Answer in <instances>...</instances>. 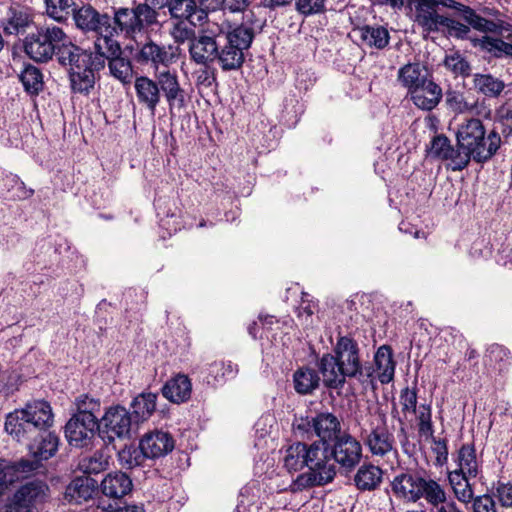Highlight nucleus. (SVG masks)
Masks as SVG:
<instances>
[{"label":"nucleus","mask_w":512,"mask_h":512,"mask_svg":"<svg viewBox=\"0 0 512 512\" xmlns=\"http://www.w3.org/2000/svg\"><path fill=\"white\" fill-rule=\"evenodd\" d=\"M486 361L489 362L490 365H499V370L502 369L505 364L509 363L510 360V352L507 348L499 344H492L488 349L485 355Z\"/></svg>","instance_id":"13d9d810"},{"label":"nucleus","mask_w":512,"mask_h":512,"mask_svg":"<svg viewBox=\"0 0 512 512\" xmlns=\"http://www.w3.org/2000/svg\"><path fill=\"white\" fill-rule=\"evenodd\" d=\"M457 463L458 469L453 472H458L470 477H477L479 473V463L473 445L466 444L459 449Z\"/></svg>","instance_id":"ea45409f"},{"label":"nucleus","mask_w":512,"mask_h":512,"mask_svg":"<svg viewBox=\"0 0 512 512\" xmlns=\"http://www.w3.org/2000/svg\"><path fill=\"white\" fill-rule=\"evenodd\" d=\"M496 497L502 507H512V484L499 482L496 487Z\"/></svg>","instance_id":"774afa93"},{"label":"nucleus","mask_w":512,"mask_h":512,"mask_svg":"<svg viewBox=\"0 0 512 512\" xmlns=\"http://www.w3.org/2000/svg\"><path fill=\"white\" fill-rule=\"evenodd\" d=\"M100 487L105 496L120 500L132 491L133 483L126 473L117 471L107 474Z\"/></svg>","instance_id":"bb28decb"},{"label":"nucleus","mask_w":512,"mask_h":512,"mask_svg":"<svg viewBox=\"0 0 512 512\" xmlns=\"http://www.w3.org/2000/svg\"><path fill=\"white\" fill-rule=\"evenodd\" d=\"M54 416L47 401L35 400L6 416L5 430L27 446L37 461L47 460L58 450L59 438L51 432Z\"/></svg>","instance_id":"f257e3e1"},{"label":"nucleus","mask_w":512,"mask_h":512,"mask_svg":"<svg viewBox=\"0 0 512 512\" xmlns=\"http://www.w3.org/2000/svg\"><path fill=\"white\" fill-rule=\"evenodd\" d=\"M451 145V141L447 136L444 134L436 135L430 142L429 154L435 158L443 160L447 157V153Z\"/></svg>","instance_id":"bf43d9fd"},{"label":"nucleus","mask_w":512,"mask_h":512,"mask_svg":"<svg viewBox=\"0 0 512 512\" xmlns=\"http://www.w3.org/2000/svg\"><path fill=\"white\" fill-rule=\"evenodd\" d=\"M97 19H94L93 35L96 36L95 48L97 51L105 49V53L114 55L120 52V43L115 39L116 30H114L113 14L98 11Z\"/></svg>","instance_id":"6ab92c4d"},{"label":"nucleus","mask_w":512,"mask_h":512,"mask_svg":"<svg viewBox=\"0 0 512 512\" xmlns=\"http://www.w3.org/2000/svg\"><path fill=\"white\" fill-rule=\"evenodd\" d=\"M105 52V49H103L98 51V54L103 55L104 61L108 59V67L111 75L124 85L131 84L133 79V67L131 61L126 57H122L121 51L114 55H110L108 52Z\"/></svg>","instance_id":"72a5a7b5"},{"label":"nucleus","mask_w":512,"mask_h":512,"mask_svg":"<svg viewBox=\"0 0 512 512\" xmlns=\"http://www.w3.org/2000/svg\"><path fill=\"white\" fill-rule=\"evenodd\" d=\"M292 429L295 437L302 440L317 437L321 446H329L343 432L340 420L330 412L317 413L315 416H296Z\"/></svg>","instance_id":"9d476101"},{"label":"nucleus","mask_w":512,"mask_h":512,"mask_svg":"<svg viewBox=\"0 0 512 512\" xmlns=\"http://www.w3.org/2000/svg\"><path fill=\"white\" fill-rule=\"evenodd\" d=\"M326 451L319 442L306 444L297 442L290 445L283 458L284 467L289 471H300L304 467L307 472L299 474L289 486L291 492H300L307 488L324 486L331 483L333 470L326 460Z\"/></svg>","instance_id":"7ed1b4c3"},{"label":"nucleus","mask_w":512,"mask_h":512,"mask_svg":"<svg viewBox=\"0 0 512 512\" xmlns=\"http://www.w3.org/2000/svg\"><path fill=\"white\" fill-rule=\"evenodd\" d=\"M221 32L220 23L210 20L198 30V36L189 45L192 61L207 66L217 62L218 36Z\"/></svg>","instance_id":"4468645a"},{"label":"nucleus","mask_w":512,"mask_h":512,"mask_svg":"<svg viewBox=\"0 0 512 512\" xmlns=\"http://www.w3.org/2000/svg\"><path fill=\"white\" fill-rule=\"evenodd\" d=\"M357 423L361 441L372 457L384 459L398 454L396 438L381 408H369L365 416L357 419Z\"/></svg>","instance_id":"423d86ee"},{"label":"nucleus","mask_w":512,"mask_h":512,"mask_svg":"<svg viewBox=\"0 0 512 512\" xmlns=\"http://www.w3.org/2000/svg\"><path fill=\"white\" fill-rule=\"evenodd\" d=\"M475 89L488 97H497L504 90L505 84L502 80L491 74H475L473 79Z\"/></svg>","instance_id":"37998d69"},{"label":"nucleus","mask_w":512,"mask_h":512,"mask_svg":"<svg viewBox=\"0 0 512 512\" xmlns=\"http://www.w3.org/2000/svg\"><path fill=\"white\" fill-rule=\"evenodd\" d=\"M74 4V0H45L46 13L55 21L62 22L73 12Z\"/></svg>","instance_id":"3c124183"},{"label":"nucleus","mask_w":512,"mask_h":512,"mask_svg":"<svg viewBox=\"0 0 512 512\" xmlns=\"http://www.w3.org/2000/svg\"><path fill=\"white\" fill-rule=\"evenodd\" d=\"M157 394L143 392L136 396L131 404L136 421H145L152 416L156 410Z\"/></svg>","instance_id":"a19ab883"},{"label":"nucleus","mask_w":512,"mask_h":512,"mask_svg":"<svg viewBox=\"0 0 512 512\" xmlns=\"http://www.w3.org/2000/svg\"><path fill=\"white\" fill-rule=\"evenodd\" d=\"M472 503V512H497L496 503L490 494L476 496Z\"/></svg>","instance_id":"e2e57ef3"},{"label":"nucleus","mask_w":512,"mask_h":512,"mask_svg":"<svg viewBox=\"0 0 512 512\" xmlns=\"http://www.w3.org/2000/svg\"><path fill=\"white\" fill-rule=\"evenodd\" d=\"M34 464L29 460L10 462L0 459V495L8 485L18 481L23 473L32 471Z\"/></svg>","instance_id":"2f4dec72"},{"label":"nucleus","mask_w":512,"mask_h":512,"mask_svg":"<svg viewBox=\"0 0 512 512\" xmlns=\"http://www.w3.org/2000/svg\"><path fill=\"white\" fill-rule=\"evenodd\" d=\"M220 27L217 63L225 72L238 70L242 67L245 52L251 47L261 26L257 24L254 13L249 11L244 14L243 22L234 28L226 22L221 23Z\"/></svg>","instance_id":"20e7f679"},{"label":"nucleus","mask_w":512,"mask_h":512,"mask_svg":"<svg viewBox=\"0 0 512 512\" xmlns=\"http://www.w3.org/2000/svg\"><path fill=\"white\" fill-rule=\"evenodd\" d=\"M157 22V12L146 3L134 7L113 8V23L115 39L123 36L125 39H135L137 34Z\"/></svg>","instance_id":"f8f14e48"},{"label":"nucleus","mask_w":512,"mask_h":512,"mask_svg":"<svg viewBox=\"0 0 512 512\" xmlns=\"http://www.w3.org/2000/svg\"><path fill=\"white\" fill-rule=\"evenodd\" d=\"M237 366L232 362L215 361L208 367V383H222L226 380L233 379L237 374Z\"/></svg>","instance_id":"c03bdc74"},{"label":"nucleus","mask_w":512,"mask_h":512,"mask_svg":"<svg viewBox=\"0 0 512 512\" xmlns=\"http://www.w3.org/2000/svg\"><path fill=\"white\" fill-rule=\"evenodd\" d=\"M147 456L144 451L138 447L129 445L125 446L118 452V461L122 468L133 469L135 467L144 466Z\"/></svg>","instance_id":"de8ad7c7"},{"label":"nucleus","mask_w":512,"mask_h":512,"mask_svg":"<svg viewBox=\"0 0 512 512\" xmlns=\"http://www.w3.org/2000/svg\"><path fill=\"white\" fill-rule=\"evenodd\" d=\"M19 77L28 94L38 95L43 90V74L36 66L31 64L26 65Z\"/></svg>","instance_id":"79ce46f5"},{"label":"nucleus","mask_w":512,"mask_h":512,"mask_svg":"<svg viewBox=\"0 0 512 512\" xmlns=\"http://www.w3.org/2000/svg\"><path fill=\"white\" fill-rule=\"evenodd\" d=\"M163 396L170 402L181 404L187 402L192 393V383L185 374H177L168 380L161 389Z\"/></svg>","instance_id":"cd10ccee"},{"label":"nucleus","mask_w":512,"mask_h":512,"mask_svg":"<svg viewBox=\"0 0 512 512\" xmlns=\"http://www.w3.org/2000/svg\"><path fill=\"white\" fill-rule=\"evenodd\" d=\"M414 21L418 26L428 25L438 17H445L439 13V8L454 10L475 30H494L495 24L487 22L481 14L473 8L455 0H413Z\"/></svg>","instance_id":"6e6552de"},{"label":"nucleus","mask_w":512,"mask_h":512,"mask_svg":"<svg viewBox=\"0 0 512 512\" xmlns=\"http://www.w3.org/2000/svg\"><path fill=\"white\" fill-rule=\"evenodd\" d=\"M397 80L408 90V94L415 89L422 87L427 82L432 81V75L428 68L419 63H408L398 70Z\"/></svg>","instance_id":"393cba45"},{"label":"nucleus","mask_w":512,"mask_h":512,"mask_svg":"<svg viewBox=\"0 0 512 512\" xmlns=\"http://www.w3.org/2000/svg\"><path fill=\"white\" fill-rule=\"evenodd\" d=\"M132 425L131 413L121 405H112L105 410L99 421V437L107 444L115 439L130 436Z\"/></svg>","instance_id":"2eb2a0df"},{"label":"nucleus","mask_w":512,"mask_h":512,"mask_svg":"<svg viewBox=\"0 0 512 512\" xmlns=\"http://www.w3.org/2000/svg\"><path fill=\"white\" fill-rule=\"evenodd\" d=\"M471 160L472 156L458 145L457 148L451 145L448 150L447 157L443 159V161H447V169L454 172L465 169Z\"/></svg>","instance_id":"603ef678"},{"label":"nucleus","mask_w":512,"mask_h":512,"mask_svg":"<svg viewBox=\"0 0 512 512\" xmlns=\"http://www.w3.org/2000/svg\"><path fill=\"white\" fill-rule=\"evenodd\" d=\"M472 478L458 472H449L448 474V480L455 498L464 505H468L475 498L473 485L470 483Z\"/></svg>","instance_id":"4c0bfd02"},{"label":"nucleus","mask_w":512,"mask_h":512,"mask_svg":"<svg viewBox=\"0 0 512 512\" xmlns=\"http://www.w3.org/2000/svg\"><path fill=\"white\" fill-rule=\"evenodd\" d=\"M68 36L64 30L54 24L38 26L36 31L24 40L25 53L36 62H47L58 53Z\"/></svg>","instance_id":"9b49d317"},{"label":"nucleus","mask_w":512,"mask_h":512,"mask_svg":"<svg viewBox=\"0 0 512 512\" xmlns=\"http://www.w3.org/2000/svg\"><path fill=\"white\" fill-rule=\"evenodd\" d=\"M428 25L420 26L426 33L444 32L449 37L460 40L470 39L471 25L463 24L451 17H438L434 21H430Z\"/></svg>","instance_id":"a878e982"},{"label":"nucleus","mask_w":512,"mask_h":512,"mask_svg":"<svg viewBox=\"0 0 512 512\" xmlns=\"http://www.w3.org/2000/svg\"><path fill=\"white\" fill-rule=\"evenodd\" d=\"M492 253L491 246L484 238L476 239L470 248V255L473 258H488Z\"/></svg>","instance_id":"338daca9"},{"label":"nucleus","mask_w":512,"mask_h":512,"mask_svg":"<svg viewBox=\"0 0 512 512\" xmlns=\"http://www.w3.org/2000/svg\"><path fill=\"white\" fill-rule=\"evenodd\" d=\"M415 414L418 436L424 440L432 438L434 424L432 420V408L429 404H420Z\"/></svg>","instance_id":"a18cd8bd"},{"label":"nucleus","mask_w":512,"mask_h":512,"mask_svg":"<svg viewBox=\"0 0 512 512\" xmlns=\"http://www.w3.org/2000/svg\"><path fill=\"white\" fill-rule=\"evenodd\" d=\"M433 512H464L452 499L448 500L444 487L437 494V497L429 503Z\"/></svg>","instance_id":"4d7b16f0"},{"label":"nucleus","mask_w":512,"mask_h":512,"mask_svg":"<svg viewBox=\"0 0 512 512\" xmlns=\"http://www.w3.org/2000/svg\"><path fill=\"white\" fill-rule=\"evenodd\" d=\"M32 23L33 13L30 8L19 4L11 5L1 21L2 28L8 35L24 33Z\"/></svg>","instance_id":"b1692460"},{"label":"nucleus","mask_w":512,"mask_h":512,"mask_svg":"<svg viewBox=\"0 0 512 512\" xmlns=\"http://www.w3.org/2000/svg\"><path fill=\"white\" fill-rule=\"evenodd\" d=\"M442 488L443 486L436 480L414 470L402 471L395 475L391 482L394 496L410 503H416L423 498L429 504Z\"/></svg>","instance_id":"1a4fd4ad"},{"label":"nucleus","mask_w":512,"mask_h":512,"mask_svg":"<svg viewBox=\"0 0 512 512\" xmlns=\"http://www.w3.org/2000/svg\"><path fill=\"white\" fill-rule=\"evenodd\" d=\"M22 496H30L26 490H17L11 501L6 505L4 512H32L28 505L21 501Z\"/></svg>","instance_id":"0e129e2a"},{"label":"nucleus","mask_w":512,"mask_h":512,"mask_svg":"<svg viewBox=\"0 0 512 512\" xmlns=\"http://www.w3.org/2000/svg\"><path fill=\"white\" fill-rule=\"evenodd\" d=\"M382 481L383 470L370 462L359 466L353 478L355 487L361 492H370L378 489Z\"/></svg>","instance_id":"c85d7f7f"},{"label":"nucleus","mask_w":512,"mask_h":512,"mask_svg":"<svg viewBox=\"0 0 512 512\" xmlns=\"http://www.w3.org/2000/svg\"><path fill=\"white\" fill-rule=\"evenodd\" d=\"M134 89L138 104L145 107L152 115L161 102V94L158 88V79L140 75L134 80Z\"/></svg>","instance_id":"4be33fe9"},{"label":"nucleus","mask_w":512,"mask_h":512,"mask_svg":"<svg viewBox=\"0 0 512 512\" xmlns=\"http://www.w3.org/2000/svg\"><path fill=\"white\" fill-rule=\"evenodd\" d=\"M96 431L99 433V421H92L75 414L65 425V436L69 444L79 448L90 445Z\"/></svg>","instance_id":"aec40b11"},{"label":"nucleus","mask_w":512,"mask_h":512,"mask_svg":"<svg viewBox=\"0 0 512 512\" xmlns=\"http://www.w3.org/2000/svg\"><path fill=\"white\" fill-rule=\"evenodd\" d=\"M320 371L309 366L298 368L293 374V385L295 391L300 395L312 394L319 388L321 377Z\"/></svg>","instance_id":"f704fd0d"},{"label":"nucleus","mask_w":512,"mask_h":512,"mask_svg":"<svg viewBox=\"0 0 512 512\" xmlns=\"http://www.w3.org/2000/svg\"><path fill=\"white\" fill-rule=\"evenodd\" d=\"M322 447L333 470L331 482L336 476L335 464L346 472H351L359 465L363 456L361 441L347 431H343L331 445Z\"/></svg>","instance_id":"ddd939ff"},{"label":"nucleus","mask_w":512,"mask_h":512,"mask_svg":"<svg viewBox=\"0 0 512 512\" xmlns=\"http://www.w3.org/2000/svg\"><path fill=\"white\" fill-rule=\"evenodd\" d=\"M474 47H479L494 58L512 57V43L505 41V37L484 35L481 38L470 39ZM506 40H508L506 38Z\"/></svg>","instance_id":"7c9ffc66"},{"label":"nucleus","mask_w":512,"mask_h":512,"mask_svg":"<svg viewBox=\"0 0 512 512\" xmlns=\"http://www.w3.org/2000/svg\"><path fill=\"white\" fill-rule=\"evenodd\" d=\"M295 9L304 16L319 14L325 11V0H294Z\"/></svg>","instance_id":"052dcab7"},{"label":"nucleus","mask_w":512,"mask_h":512,"mask_svg":"<svg viewBox=\"0 0 512 512\" xmlns=\"http://www.w3.org/2000/svg\"><path fill=\"white\" fill-rule=\"evenodd\" d=\"M399 402L404 414L416 412L418 409V397L416 388L405 387L402 389L399 395Z\"/></svg>","instance_id":"680f3d73"},{"label":"nucleus","mask_w":512,"mask_h":512,"mask_svg":"<svg viewBox=\"0 0 512 512\" xmlns=\"http://www.w3.org/2000/svg\"><path fill=\"white\" fill-rule=\"evenodd\" d=\"M421 86L410 92L409 95L416 107L431 111L440 103L443 97L442 89L433 80Z\"/></svg>","instance_id":"c756f323"},{"label":"nucleus","mask_w":512,"mask_h":512,"mask_svg":"<svg viewBox=\"0 0 512 512\" xmlns=\"http://www.w3.org/2000/svg\"><path fill=\"white\" fill-rule=\"evenodd\" d=\"M457 145L465 149L476 163H485L497 152L501 144L500 135L492 130L486 133L483 122L471 118L458 126Z\"/></svg>","instance_id":"0eeeda50"},{"label":"nucleus","mask_w":512,"mask_h":512,"mask_svg":"<svg viewBox=\"0 0 512 512\" xmlns=\"http://www.w3.org/2000/svg\"><path fill=\"white\" fill-rule=\"evenodd\" d=\"M444 65L456 76L468 77L471 73L469 62L458 52L446 55Z\"/></svg>","instance_id":"5fc2aeb1"},{"label":"nucleus","mask_w":512,"mask_h":512,"mask_svg":"<svg viewBox=\"0 0 512 512\" xmlns=\"http://www.w3.org/2000/svg\"><path fill=\"white\" fill-rule=\"evenodd\" d=\"M210 19L207 16V20L197 22L195 19H182V20H173L170 28V35L175 41V43L183 44L187 41L192 43V41L198 36L196 34V28H203L206 22H209Z\"/></svg>","instance_id":"c9c22d12"},{"label":"nucleus","mask_w":512,"mask_h":512,"mask_svg":"<svg viewBox=\"0 0 512 512\" xmlns=\"http://www.w3.org/2000/svg\"><path fill=\"white\" fill-rule=\"evenodd\" d=\"M177 50L178 48L172 45H164L147 39L138 44L134 59L138 64L148 66L158 73L161 67L167 69L177 61Z\"/></svg>","instance_id":"dca6fc26"},{"label":"nucleus","mask_w":512,"mask_h":512,"mask_svg":"<svg viewBox=\"0 0 512 512\" xmlns=\"http://www.w3.org/2000/svg\"><path fill=\"white\" fill-rule=\"evenodd\" d=\"M76 413L80 417L91 419L92 421H100L97 414L101 411L100 399L91 397L87 394L78 396L75 400Z\"/></svg>","instance_id":"49530a36"},{"label":"nucleus","mask_w":512,"mask_h":512,"mask_svg":"<svg viewBox=\"0 0 512 512\" xmlns=\"http://www.w3.org/2000/svg\"><path fill=\"white\" fill-rule=\"evenodd\" d=\"M427 441H431L433 444L432 451L436 454L437 463L443 464L446 462L448 458L447 440L436 438L434 434H432V438H429Z\"/></svg>","instance_id":"69168bd1"},{"label":"nucleus","mask_w":512,"mask_h":512,"mask_svg":"<svg viewBox=\"0 0 512 512\" xmlns=\"http://www.w3.org/2000/svg\"><path fill=\"white\" fill-rule=\"evenodd\" d=\"M322 381L328 389H342L346 378L367 380L370 372L363 369L358 342L350 335L339 334L332 353H325L317 362Z\"/></svg>","instance_id":"f03ea898"},{"label":"nucleus","mask_w":512,"mask_h":512,"mask_svg":"<svg viewBox=\"0 0 512 512\" xmlns=\"http://www.w3.org/2000/svg\"><path fill=\"white\" fill-rule=\"evenodd\" d=\"M18 490H26L30 496H22L21 501L28 505V508L33 511L38 505L42 504L47 498L48 486L42 482H29Z\"/></svg>","instance_id":"09e8293b"},{"label":"nucleus","mask_w":512,"mask_h":512,"mask_svg":"<svg viewBox=\"0 0 512 512\" xmlns=\"http://www.w3.org/2000/svg\"><path fill=\"white\" fill-rule=\"evenodd\" d=\"M158 79V88L161 96L163 95L169 111H181L186 108L188 103V94L181 86L177 71L174 69H163L156 73Z\"/></svg>","instance_id":"f3484780"},{"label":"nucleus","mask_w":512,"mask_h":512,"mask_svg":"<svg viewBox=\"0 0 512 512\" xmlns=\"http://www.w3.org/2000/svg\"><path fill=\"white\" fill-rule=\"evenodd\" d=\"M97 482L88 477H77L71 481L65 491V498L72 503L81 504L91 499L96 492Z\"/></svg>","instance_id":"473e14b6"},{"label":"nucleus","mask_w":512,"mask_h":512,"mask_svg":"<svg viewBox=\"0 0 512 512\" xmlns=\"http://www.w3.org/2000/svg\"><path fill=\"white\" fill-rule=\"evenodd\" d=\"M140 448L148 459H159L169 454L175 446L170 433L163 430H154L145 433L139 440Z\"/></svg>","instance_id":"412c9836"},{"label":"nucleus","mask_w":512,"mask_h":512,"mask_svg":"<svg viewBox=\"0 0 512 512\" xmlns=\"http://www.w3.org/2000/svg\"><path fill=\"white\" fill-rule=\"evenodd\" d=\"M396 362L393 350L388 345L380 346L374 355L373 365H364L363 369L370 372L367 380H360L361 384L375 385L378 380L381 384H388L394 379Z\"/></svg>","instance_id":"a211bd4d"},{"label":"nucleus","mask_w":512,"mask_h":512,"mask_svg":"<svg viewBox=\"0 0 512 512\" xmlns=\"http://www.w3.org/2000/svg\"><path fill=\"white\" fill-rule=\"evenodd\" d=\"M480 12L487 22L495 24L496 27L494 30H478L479 32L503 36L512 41V24L502 19L503 14L499 9L485 6Z\"/></svg>","instance_id":"e433bc0d"},{"label":"nucleus","mask_w":512,"mask_h":512,"mask_svg":"<svg viewBox=\"0 0 512 512\" xmlns=\"http://www.w3.org/2000/svg\"><path fill=\"white\" fill-rule=\"evenodd\" d=\"M97 12L98 10L90 4L73 9L75 26L85 34L92 33Z\"/></svg>","instance_id":"8fccbe9b"},{"label":"nucleus","mask_w":512,"mask_h":512,"mask_svg":"<svg viewBox=\"0 0 512 512\" xmlns=\"http://www.w3.org/2000/svg\"><path fill=\"white\" fill-rule=\"evenodd\" d=\"M447 107L455 113H465L472 111L474 105L468 103L463 93L455 90H448L445 96Z\"/></svg>","instance_id":"6e6d98bb"},{"label":"nucleus","mask_w":512,"mask_h":512,"mask_svg":"<svg viewBox=\"0 0 512 512\" xmlns=\"http://www.w3.org/2000/svg\"><path fill=\"white\" fill-rule=\"evenodd\" d=\"M59 64L68 70L73 93L88 94L95 85V73L104 68L102 54L87 51L68 38L56 54Z\"/></svg>","instance_id":"39448f33"},{"label":"nucleus","mask_w":512,"mask_h":512,"mask_svg":"<svg viewBox=\"0 0 512 512\" xmlns=\"http://www.w3.org/2000/svg\"><path fill=\"white\" fill-rule=\"evenodd\" d=\"M359 36L362 42L369 47L384 49L390 40L388 30L383 26L365 25L358 28Z\"/></svg>","instance_id":"58836bf2"},{"label":"nucleus","mask_w":512,"mask_h":512,"mask_svg":"<svg viewBox=\"0 0 512 512\" xmlns=\"http://www.w3.org/2000/svg\"><path fill=\"white\" fill-rule=\"evenodd\" d=\"M108 467V458L101 452L85 456L79 461V469L85 474H98Z\"/></svg>","instance_id":"864d4df0"},{"label":"nucleus","mask_w":512,"mask_h":512,"mask_svg":"<svg viewBox=\"0 0 512 512\" xmlns=\"http://www.w3.org/2000/svg\"><path fill=\"white\" fill-rule=\"evenodd\" d=\"M152 3L160 8L168 6L172 21L195 19L200 22L207 20L208 13L199 8L194 0H152Z\"/></svg>","instance_id":"5701e85b"}]
</instances>
